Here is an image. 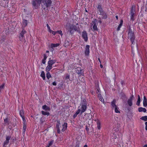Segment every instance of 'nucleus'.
<instances>
[{
  "label": "nucleus",
  "instance_id": "f8f14e48",
  "mask_svg": "<svg viewBox=\"0 0 147 147\" xmlns=\"http://www.w3.org/2000/svg\"><path fill=\"white\" fill-rule=\"evenodd\" d=\"M134 98L133 95H131L130 97L128 99L127 102L128 105L130 106H131L132 105V100Z\"/></svg>",
  "mask_w": 147,
  "mask_h": 147
},
{
  "label": "nucleus",
  "instance_id": "5fc2aeb1",
  "mask_svg": "<svg viewBox=\"0 0 147 147\" xmlns=\"http://www.w3.org/2000/svg\"><path fill=\"white\" fill-rule=\"evenodd\" d=\"M145 129L147 130V122H146L145 123Z\"/></svg>",
  "mask_w": 147,
  "mask_h": 147
},
{
  "label": "nucleus",
  "instance_id": "c03bdc74",
  "mask_svg": "<svg viewBox=\"0 0 147 147\" xmlns=\"http://www.w3.org/2000/svg\"><path fill=\"white\" fill-rule=\"evenodd\" d=\"M99 100L100 101H101L102 102L104 101V100L102 98V97L101 96H99Z\"/></svg>",
  "mask_w": 147,
  "mask_h": 147
},
{
  "label": "nucleus",
  "instance_id": "9d476101",
  "mask_svg": "<svg viewBox=\"0 0 147 147\" xmlns=\"http://www.w3.org/2000/svg\"><path fill=\"white\" fill-rule=\"evenodd\" d=\"M90 53V46L87 45L86 46L84 54L86 56H88Z\"/></svg>",
  "mask_w": 147,
  "mask_h": 147
},
{
  "label": "nucleus",
  "instance_id": "7c9ffc66",
  "mask_svg": "<svg viewBox=\"0 0 147 147\" xmlns=\"http://www.w3.org/2000/svg\"><path fill=\"white\" fill-rule=\"evenodd\" d=\"M40 76L42 77L43 79L44 80H45V75L44 72V71H42L41 72V74H40Z\"/></svg>",
  "mask_w": 147,
  "mask_h": 147
},
{
  "label": "nucleus",
  "instance_id": "2f4dec72",
  "mask_svg": "<svg viewBox=\"0 0 147 147\" xmlns=\"http://www.w3.org/2000/svg\"><path fill=\"white\" fill-rule=\"evenodd\" d=\"M20 114L21 117H24V112L22 110H21L20 112Z\"/></svg>",
  "mask_w": 147,
  "mask_h": 147
},
{
  "label": "nucleus",
  "instance_id": "9b49d317",
  "mask_svg": "<svg viewBox=\"0 0 147 147\" xmlns=\"http://www.w3.org/2000/svg\"><path fill=\"white\" fill-rule=\"evenodd\" d=\"M95 87L96 90V93L98 94V96H101L100 89L98 83H97L95 84Z\"/></svg>",
  "mask_w": 147,
  "mask_h": 147
},
{
  "label": "nucleus",
  "instance_id": "c85d7f7f",
  "mask_svg": "<svg viewBox=\"0 0 147 147\" xmlns=\"http://www.w3.org/2000/svg\"><path fill=\"white\" fill-rule=\"evenodd\" d=\"M116 102V100L115 99H114L111 102V105L113 107H115L117 106L115 105Z\"/></svg>",
  "mask_w": 147,
  "mask_h": 147
},
{
  "label": "nucleus",
  "instance_id": "473e14b6",
  "mask_svg": "<svg viewBox=\"0 0 147 147\" xmlns=\"http://www.w3.org/2000/svg\"><path fill=\"white\" fill-rule=\"evenodd\" d=\"M96 123L97 124V128L98 129H100L101 128L100 122V121H97Z\"/></svg>",
  "mask_w": 147,
  "mask_h": 147
},
{
  "label": "nucleus",
  "instance_id": "bf43d9fd",
  "mask_svg": "<svg viewBox=\"0 0 147 147\" xmlns=\"http://www.w3.org/2000/svg\"><path fill=\"white\" fill-rule=\"evenodd\" d=\"M121 84L122 85H123L124 84V82L123 81H122H122H121Z\"/></svg>",
  "mask_w": 147,
  "mask_h": 147
},
{
  "label": "nucleus",
  "instance_id": "cd10ccee",
  "mask_svg": "<svg viewBox=\"0 0 147 147\" xmlns=\"http://www.w3.org/2000/svg\"><path fill=\"white\" fill-rule=\"evenodd\" d=\"M42 114L44 115L49 116L50 115V113L49 112L42 111H41Z\"/></svg>",
  "mask_w": 147,
  "mask_h": 147
},
{
  "label": "nucleus",
  "instance_id": "a18cd8bd",
  "mask_svg": "<svg viewBox=\"0 0 147 147\" xmlns=\"http://www.w3.org/2000/svg\"><path fill=\"white\" fill-rule=\"evenodd\" d=\"M122 25H121V24H119V26H118V27L117 28V30L118 31H119V30H120V28L121 27Z\"/></svg>",
  "mask_w": 147,
  "mask_h": 147
},
{
  "label": "nucleus",
  "instance_id": "0eeeda50",
  "mask_svg": "<svg viewBox=\"0 0 147 147\" xmlns=\"http://www.w3.org/2000/svg\"><path fill=\"white\" fill-rule=\"evenodd\" d=\"M26 32V31L24 30V28H22V30L20 34L19 38L20 40L21 41H23L24 39V34Z\"/></svg>",
  "mask_w": 147,
  "mask_h": 147
},
{
  "label": "nucleus",
  "instance_id": "bb28decb",
  "mask_svg": "<svg viewBox=\"0 0 147 147\" xmlns=\"http://www.w3.org/2000/svg\"><path fill=\"white\" fill-rule=\"evenodd\" d=\"M138 100H137V103H136V105L138 106H139L140 103V102L141 99H140V96L139 95H138Z\"/></svg>",
  "mask_w": 147,
  "mask_h": 147
},
{
  "label": "nucleus",
  "instance_id": "0e129e2a",
  "mask_svg": "<svg viewBox=\"0 0 147 147\" xmlns=\"http://www.w3.org/2000/svg\"><path fill=\"white\" fill-rule=\"evenodd\" d=\"M143 147H147V145L146 144L143 146Z\"/></svg>",
  "mask_w": 147,
  "mask_h": 147
},
{
  "label": "nucleus",
  "instance_id": "603ef678",
  "mask_svg": "<svg viewBox=\"0 0 147 147\" xmlns=\"http://www.w3.org/2000/svg\"><path fill=\"white\" fill-rule=\"evenodd\" d=\"M79 143L78 142L76 143V145L75 147H79Z\"/></svg>",
  "mask_w": 147,
  "mask_h": 147
},
{
  "label": "nucleus",
  "instance_id": "423d86ee",
  "mask_svg": "<svg viewBox=\"0 0 147 147\" xmlns=\"http://www.w3.org/2000/svg\"><path fill=\"white\" fill-rule=\"evenodd\" d=\"M67 29L68 30V32H70L71 34H73L74 33V32L73 31V30H74L75 31H78V30L77 27L74 25H70Z\"/></svg>",
  "mask_w": 147,
  "mask_h": 147
},
{
  "label": "nucleus",
  "instance_id": "3c124183",
  "mask_svg": "<svg viewBox=\"0 0 147 147\" xmlns=\"http://www.w3.org/2000/svg\"><path fill=\"white\" fill-rule=\"evenodd\" d=\"M51 33L54 35H55L57 34L56 31L55 32L53 30H51Z\"/></svg>",
  "mask_w": 147,
  "mask_h": 147
},
{
  "label": "nucleus",
  "instance_id": "a211bd4d",
  "mask_svg": "<svg viewBox=\"0 0 147 147\" xmlns=\"http://www.w3.org/2000/svg\"><path fill=\"white\" fill-rule=\"evenodd\" d=\"M42 109L45 111H50V108L46 105H44L42 106Z\"/></svg>",
  "mask_w": 147,
  "mask_h": 147
},
{
  "label": "nucleus",
  "instance_id": "864d4df0",
  "mask_svg": "<svg viewBox=\"0 0 147 147\" xmlns=\"http://www.w3.org/2000/svg\"><path fill=\"white\" fill-rule=\"evenodd\" d=\"M47 28L48 29V30H50V27L49 25V24H47Z\"/></svg>",
  "mask_w": 147,
  "mask_h": 147
},
{
  "label": "nucleus",
  "instance_id": "338daca9",
  "mask_svg": "<svg viewBox=\"0 0 147 147\" xmlns=\"http://www.w3.org/2000/svg\"><path fill=\"white\" fill-rule=\"evenodd\" d=\"M84 147H88V146L87 145H85Z\"/></svg>",
  "mask_w": 147,
  "mask_h": 147
},
{
  "label": "nucleus",
  "instance_id": "de8ad7c7",
  "mask_svg": "<svg viewBox=\"0 0 147 147\" xmlns=\"http://www.w3.org/2000/svg\"><path fill=\"white\" fill-rule=\"evenodd\" d=\"M4 87V84H2L1 86H0V90H2V89H3Z\"/></svg>",
  "mask_w": 147,
  "mask_h": 147
},
{
  "label": "nucleus",
  "instance_id": "4c0bfd02",
  "mask_svg": "<svg viewBox=\"0 0 147 147\" xmlns=\"http://www.w3.org/2000/svg\"><path fill=\"white\" fill-rule=\"evenodd\" d=\"M53 142H54L53 140H52V141H50L49 143L48 146H47V147H49L50 146H51L52 145L53 143Z\"/></svg>",
  "mask_w": 147,
  "mask_h": 147
},
{
  "label": "nucleus",
  "instance_id": "1a4fd4ad",
  "mask_svg": "<svg viewBox=\"0 0 147 147\" xmlns=\"http://www.w3.org/2000/svg\"><path fill=\"white\" fill-rule=\"evenodd\" d=\"M76 72L78 75H83L84 71L80 67H77V68L76 70Z\"/></svg>",
  "mask_w": 147,
  "mask_h": 147
},
{
  "label": "nucleus",
  "instance_id": "ddd939ff",
  "mask_svg": "<svg viewBox=\"0 0 147 147\" xmlns=\"http://www.w3.org/2000/svg\"><path fill=\"white\" fill-rule=\"evenodd\" d=\"M11 136H7L6 137V140L4 142V146L7 145L9 143V141L11 139Z\"/></svg>",
  "mask_w": 147,
  "mask_h": 147
},
{
  "label": "nucleus",
  "instance_id": "c756f323",
  "mask_svg": "<svg viewBox=\"0 0 147 147\" xmlns=\"http://www.w3.org/2000/svg\"><path fill=\"white\" fill-rule=\"evenodd\" d=\"M23 24L24 26V28L25 27H26L27 26L28 24V21L25 20H23Z\"/></svg>",
  "mask_w": 147,
  "mask_h": 147
},
{
  "label": "nucleus",
  "instance_id": "774afa93",
  "mask_svg": "<svg viewBox=\"0 0 147 147\" xmlns=\"http://www.w3.org/2000/svg\"><path fill=\"white\" fill-rule=\"evenodd\" d=\"M49 30V31L50 32H51V30H51V29H50V30Z\"/></svg>",
  "mask_w": 147,
  "mask_h": 147
},
{
  "label": "nucleus",
  "instance_id": "7ed1b4c3",
  "mask_svg": "<svg viewBox=\"0 0 147 147\" xmlns=\"http://www.w3.org/2000/svg\"><path fill=\"white\" fill-rule=\"evenodd\" d=\"M41 5L42 8L44 9H46L48 10L49 8L50 7L52 2L51 0H43L42 1Z\"/></svg>",
  "mask_w": 147,
  "mask_h": 147
},
{
  "label": "nucleus",
  "instance_id": "20e7f679",
  "mask_svg": "<svg viewBox=\"0 0 147 147\" xmlns=\"http://www.w3.org/2000/svg\"><path fill=\"white\" fill-rule=\"evenodd\" d=\"M87 102L85 99H83L81 100L80 105L81 106V114L86 111L87 108Z\"/></svg>",
  "mask_w": 147,
  "mask_h": 147
},
{
  "label": "nucleus",
  "instance_id": "6e6552de",
  "mask_svg": "<svg viewBox=\"0 0 147 147\" xmlns=\"http://www.w3.org/2000/svg\"><path fill=\"white\" fill-rule=\"evenodd\" d=\"M82 37L85 41L87 42L88 41V37L87 33L85 30L83 31L82 32Z\"/></svg>",
  "mask_w": 147,
  "mask_h": 147
},
{
  "label": "nucleus",
  "instance_id": "e433bc0d",
  "mask_svg": "<svg viewBox=\"0 0 147 147\" xmlns=\"http://www.w3.org/2000/svg\"><path fill=\"white\" fill-rule=\"evenodd\" d=\"M26 124H23V133H24L26 128Z\"/></svg>",
  "mask_w": 147,
  "mask_h": 147
},
{
  "label": "nucleus",
  "instance_id": "dca6fc26",
  "mask_svg": "<svg viewBox=\"0 0 147 147\" xmlns=\"http://www.w3.org/2000/svg\"><path fill=\"white\" fill-rule=\"evenodd\" d=\"M135 6L133 5L132 6L130 13V15L132 16L133 15H134V14L135 12Z\"/></svg>",
  "mask_w": 147,
  "mask_h": 147
},
{
  "label": "nucleus",
  "instance_id": "39448f33",
  "mask_svg": "<svg viewBox=\"0 0 147 147\" xmlns=\"http://www.w3.org/2000/svg\"><path fill=\"white\" fill-rule=\"evenodd\" d=\"M42 0H32V4L33 7L36 9L40 5L42 1Z\"/></svg>",
  "mask_w": 147,
  "mask_h": 147
},
{
  "label": "nucleus",
  "instance_id": "052dcab7",
  "mask_svg": "<svg viewBox=\"0 0 147 147\" xmlns=\"http://www.w3.org/2000/svg\"><path fill=\"white\" fill-rule=\"evenodd\" d=\"M123 23V20H121V21H120V24H121V25H122Z\"/></svg>",
  "mask_w": 147,
  "mask_h": 147
},
{
  "label": "nucleus",
  "instance_id": "4468645a",
  "mask_svg": "<svg viewBox=\"0 0 147 147\" xmlns=\"http://www.w3.org/2000/svg\"><path fill=\"white\" fill-rule=\"evenodd\" d=\"M4 125H8L10 123V119L8 118L7 117L4 119Z\"/></svg>",
  "mask_w": 147,
  "mask_h": 147
},
{
  "label": "nucleus",
  "instance_id": "412c9836",
  "mask_svg": "<svg viewBox=\"0 0 147 147\" xmlns=\"http://www.w3.org/2000/svg\"><path fill=\"white\" fill-rule=\"evenodd\" d=\"M56 62V60H49V61H48V64L52 66L53 65V64L54 63H55Z\"/></svg>",
  "mask_w": 147,
  "mask_h": 147
},
{
  "label": "nucleus",
  "instance_id": "5701e85b",
  "mask_svg": "<svg viewBox=\"0 0 147 147\" xmlns=\"http://www.w3.org/2000/svg\"><path fill=\"white\" fill-rule=\"evenodd\" d=\"M138 111L139 112H146V110L145 108L142 107H139L138 108Z\"/></svg>",
  "mask_w": 147,
  "mask_h": 147
},
{
  "label": "nucleus",
  "instance_id": "680f3d73",
  "mask_svg": "<svg viewBox=\"0 0 147 147\" xmlns=\"http://www.w3.org/2000/svg\"><path fill=\"white\" fill-rule=\"evenodd\" d=\"M98 60L99 61L100 63L101 64V61H100V59L98 58Z\"/></svg>",
  "mask_w": 147,
  "mask_h": 147
},
{
  "label": "nucleus",
  "instance_id": "2eb2a0df",
  "mask_svg": "<svg viewBox=\"0 0 147 147\" xmlns=\"http://www.w3.org/2000/svg\"><path fill=\"white\" fill-rule=\"evenodd\" d=\"M97 20L96 19H94V21H92L93 24V28L94 31H98V28L96 24Z\"/></svg>",
  "mask_w": 147,
  "mask_h": 147
},
{
  "label": "nucleus",
  "instance_id": "6e6d98bb",
  "mask_svg": "<svg viewBox=\"0 0 147 147\" xmlns=\"http://www.w3.org/2000/svg\"><path fill=\"white\" fill-rule=\"evenodd\" d=\"M53 85L54 86H56L57 85V83L55 82H54L53 83Z\"/></svg>",
  "mask_w": 147,
  "mask_h": 147
},
{
  "label": "nucleus",
  "instance_id": "49530a36",
  "mask_svg": "<svg viewBox=\"0 0 147 147\" xmlns=\"http://www.w3.org/2000/svg\"><path fill=\"white\" fill-rule=\"evenodd\" d=\"M88 118H87V119H90L91 118L92 116L90 114H88Z\"/></svg>",
  "mask_w": 147,
  "mask_h": 147
},
{
  "label": "nucleus",
  "instance_id": "79ce46f5",
  "mask_svg": "<svg viewBox=\"0 0 147 147\" xmlns=\"http://www.w3.org/2000/svg\"><path fill=\"white\" fill-rule=\"evenodd\" d=\"M57 33L59 34L61 36L63 35L62 31L61 30H58L56 31Z\"/></svg>",
  "mask_w": 147,
  "mask_h": 147
},
{
  "label": "nucleus",
  "instance_id": "a878e982",
  "mask_svg": "<svg viewBox=\"0 0 147 147\" xmlns=\"http://www.w3.org/2000/svg\"><path fill=\"white\" fill-rule=\"evenodd\" d=\"M47 57L46 54H45L44 55V58L42 60V62L43 64H44L45 63V60H46Z\"/></svg>",
  "mask_w": 147,
  "mask_h": 147
},
{
  "label": "nucleus",
  "instance_id": "37998d69",
  "mask_svg": "<svg viewBox=\"0 0 147 147\" xmlns=\"http://www.w3.org/2000/svg\"><path fill=\"white\" fill-rule=\"evenodd\" d=\"M70 77V76L68 74H66V76H65V79L66 80L69 79Z\"/></svg>",
  "mask_w": 147,
  "mask_h": 147
},
{
  "label": "nucleus",
  "instance_id": "f3484780",
  "mask_svg": "<svg viewBox=\"0 0 147 147\" xmlns=\"http://www.w3.org/2000/svg\"><path fill=\"white\" fill-rule=\"evenodd\" d=\"M97 9L98 11L100 12V13L99 14H101V13L104 12L103 9L102 8V5H98Z\"/></svg>",
  "mask_w": 147,
  "mask_h": 147
},
{
  "label": "nucleus",
  "instance_id": "f257e3e1",
  "mask_svg": "<svg viewBox=\"0 0 147 147\" xmlns=\"http://www.w3.org/2000/svg\"><path fill=\"white\" fill-rule=\"evenodd\" d=\"M127 31L128 38H130L132 44L134 45L135 43V34L131 29V27L130 25H129L127 27Z\"/></svg>",
  "mask_w": 147,
  "mask_h": 147
},
{
  "label": "nucleus",
  "instance_id": "6ab92c4d",
  "mask_svg": "<svg viewBox=\"0 0 147 147\" xmlns=\"http://www.w3.org/2000/svg\"><path fill=\"white\" fill-rule=\"evenodd\" d=\"M100 15L102 16L101 18L102 19H105L107 18V16L106 13L105 12L101 13V14Z\"/></svg>",
  "mask_w": 147,
  "mask_h": 147
},
{
  "label": "nucleus",
  "instance_id": "b1692460",
  "mask_svg": "<svg viewBox=\"0 0 147 147\" xmlns=\"http://www.w3.org/2000/svg\"><path fill=\"white\" fill-rule=\"evenodd\" d=\"M52 66L49 65L47 66L46 68V71L47 72H48L50 71L52 68Z\"/></svg>",
  "mask_w": 147,
  "mask_h": 147
},
{
  "label": "nucleus",
  "instance_id": "4be33fe9",
  "mask_svg": "<svg viewBox=\"0 0 147 147\" xmlns=\"http://www.w3.org/2000/svg\"><path fill=\"white\" fill-rule=\"evenodd\" d=\"M81 112V110L80 109H78L76 113L74 114L73 116L74 118H75L77 116V115L79 113Z\"/></svg>",
  "mask_w": 147,
  "mask_h": 147
},
{
  "label": "nucleus",
  "instance_id": "e2e57ef3",
  "mask_svg": "<svg viewBox=\"0 0 147 147\" xmlns=\"http://www.w3.org/2000/svg\"><path fill=\"white\" fill-rule=\"evenodd\" d=\"M100 66L101 68H102L103 67V66L101 64H100Z\"/></svg>",
  "mask_w": 147,
  "mask_h": 147
},
{
  "label": "nucleus",
  "instance_id": "c9c22d12",
  "mask_svg": "<svg viewBox=\"0 0 147 147\" xmlns=\"http://www.w3.org/2000/svg\"><path fill=\"white\" fill-rule=\"evenodd\" d=\"M115 111L116 113H120V111L118 110L119 109L118 107L117 106L115 107Z\"/></svg>",
  "mask_w": 147,
  "mask_h": 147
},
{
  "label": "nucleus",
  "instance_id": "a19ab883",
  "mask_svg": "<svg viewBox=\"0 0 147 147\" xmlns=\"http://www.w3.org/2000/svg\"><path fill=\"white\" fill-rule=\"evenodd\" d=\"M63 84L61 83L59 84V86L58 88L60 89H61L63 88Z\"/></svg>",
  "mask_w": 147,
  "mask_h": 147
},
{
  "label": "nucleus",
  "instance_id": "09e8293b",
  "mask_svg": "<svg viewBox=\"0 0 147 147\" xmlns=\"http://www.w3.org/2000/svg\"><path fill=\"white\" fill-rule=\"evenodd\" d=\"M130 17H131L130 19L131 20H132V21H134V20L135 19L134 18V15H133L132 16H131V15Z\"/></svg>",
  "mask_w": 147,
  "mask_h": 147
},
{
  "label": "nucleus",
  "instance_id": "58836bf2",
  "mask_svg": "<svg viewBox=\"0 0 147 147\" xmlns=\"http://www.w3.org/2000/svg\"><path fill=\"white\" fill-rule=\"evenodd\" d=\"M64 44L65 45V47L69 45V42L68 41L66 40Z\"/></svg>",
  "mask_w": 147,
  "mask_h": 147
},
{
  "label": "nucleus",
  "instance_id": "69168bd1",
  "mask_svg": "<svg viewBox=\"0 0 147 147\" xmlns=\"http://www.w3.org/2000/svg\"><path fill=\"white\" fill-rule=\"evenodd\" d=\"M115 17H116V19L117 20L118 19V16H116Z\"/></svg>",
  "mask_w": 147,
  "mask_h": 147
},
{
  "label": "nucleus",
  "instance_id": "4d7b16f0",
  "mask_svg": "<svg viewBox=\"0 0 147 147\" xmlns=\"http://www.w3.org/2000/svg\"><path fill=\"white\" fill-rule=\"evenodd\" d=\"M86 130L87 131H89V128L87 127V125L86 126Z\"/></svg>",
  "mask_w": 147,
  "mask_h": 147
},
{
  "label": "nucleus",
  "instance_id": "f03ea898",
  "mask_svg": "<svg viewBox=\"0 0 147 147\" xmlns=\"http://www.w3.org/2000/svg\"><path fill=\"white\" fill-rule=\"evenodd\" d=\"M60 124V121H58L56 123V128L57 129V132L58 134H60L61 133L60 128H61V130L63 132L67 129V123H65L63 125L62 127H61V126H60L59 127Z\"/></svg>",
  "mask_w": 147,
  "mask_h": 147
},
{
  "label": "nucleus",
  "instance_id": "72a5a7b5",
  "mask_svg": "<svg viewBox=\"0 0 147 147\" xmlns=\"http://www.w3.org/2000/svg\"><path fill=\"white\" fill-rule=\"evenodd\" d=\"M46 77L48 79H49L51 77V75L49 72H47L46 74Z\"/></svg>",
  "mask_w": 147,
  "mask_h": 147
},
{
  "label": "nucleus",
  "instance_id": "f704fd0d",
  "mask_svg": "<svg viewBox=\"0 0 147 147\" xmlns=\"http://www.w3.org/2000/svg\"><path fill=\"white\" fill-rule=\"evenodd\" d=\"M140 119L143 120L144 121H147V116H144L142 117Z\"/></svg>",
  "mask_w": 147,
  "mask_h": 147
},
{
  "label": "nucleus",
  "instance_id": "8fccbe9b",
  "mask_svg": "<svg viewBox=\"0 0 147 147\" xmlns=\"http://www.w3.org/2000/svg\"><path fill=\"white\" fill-rule=\"evenodd\" d=\"M44 121L42 119V117L41 118L40 121V123L41 124H42L44 122Z\"/></svg>",
  "mask_w": 147,
  "mask_h": 147
},
{
  "label": "nucleus",
  "instance_id": "13d9d810",
  "mask_svg": "<svg viewBox=\"0 0 147 147\" xmlns=\"http://www.w3.org/2000/svg\"><path fill=\"white\" fill-rule=\"evenodd\" d=\"M99 19H100V20H99L98 22H99L100 24H101L102 22V21L101 20V18H100V17Z\"/></svg>",
  "mask_w": 147,
  "mask_h": 147
},
{
  "label": "nucleus",
  "instance_id": "ea45409f",
  "mask_svg": "<svg viewBox=\"0 0 147 147\" xmlns=\"http://www.w3.org/2000/svg\"><path fill=\"white\" fill-rule=\"evenodd\" d=\"M23 120V121L24 123H23V124H26V120L25 119V117H22Z\"/></svg>",
  "mask_w": 147,
  "mask_h": 147
},
{
  "label": "nucleus",
  "instance_id": "aec40b11",
  "mask_svg": "<svg viewBox=\"0 0 147 147\" xmlns=\"http://www.w3.org/2000/svg\"><path fill=\"white\" fill-rule=\"evenodd\" d=\"M143 104L144 107H146L147 106V99L145 96L144 97Z\"/></svg>",
  "mask_w": 147,
  "mask_h": 147
},
{
  "label": "nucleus",
  "instance_id": "393cba45",
  "mask_svg": "<svg viewBox=\"0 0 147 147\" xmlns=\"http://www.w3.org/2000/svg\"><path fill=\"white\" fill-rule=\"evenodd\" d=\"M59 43H56V44H53L52 43L51 45V48H53L54 47H57L59 46Z\"/></svg>",
  "mask_w": 147,
  "mask_h": 147
}]
</instances>
